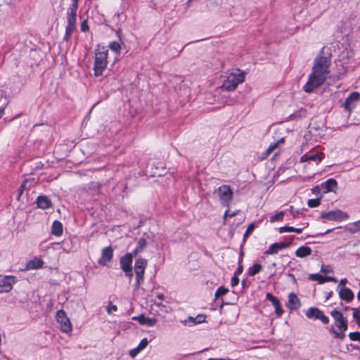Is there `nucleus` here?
Listing matches in <instances>:
<instances>
[{
	"mask_svg": "<svg viewBox=\"0 0 360 360\" xmlns=\"http://www.w3.org/2000/svg\"><path fill=\"white\" fill-rule=\"evenodd\" d=\"M323 50L324 48H322L321 54L314 59L311 73L309 76L307 82L303 86L304 91L307 93H311L323 84L330 72V58L322 55Z\"/></svg>",
	"mask_w": 360,
	"mask_h": 360,
	"instance_id": "obj_1",
	"label": "nucleus"
},
{
	"mask_svg": "<svg viewBox=\"0 0 360 360\" xmlns=\"http://www.w3.org/2000/svg\"><path fill=\"white\" fill-rule=\"evenodd\" d=\"M108 51L104 46H98L95 51L94 72L96 77L103 75L108 64Z\"/></svg>",
	"mask_w": 360,
	"mask_h": 360,
	"instance_id": "obj_2",
	"label": "nucleus"
},
{
	"mask_svg": "<svg viewBox=\"0 0 360 360\" xmlns=\"http://www.w3.org/2000/svg\"><path fill=\"white\" fill-rule=\"evenodd\" d=\"M330 315L335 320V324L339 329V331L330 329V332L333 334L335 338L343 340L345 338V332L347 330V320L343 316L342 314L334 309L330 312Z\"/></svg>",
	"mask_w": 360,
	"mask_h": 360,
	"instance_id": "obj_3",
	"label": "nucleus"
},
{
	"mask_svg": "<svg viewBox=\"0 0 360 360\" xmlns=\"http://www.w3.org/2000/svg\"><path fill=\"white\" fill-rule=\"evenodd\" d=\"M245 74L238 69L233 70L227 76L221 85V89L226 91L235 90L239 84L245 80Z\"/></svg>",
	"mask_w": 360,
	"mask_h": 360,
	"instance_id": "obj_4",
	"label": "nucleus"
},
{
	"mask_svg": "<svg viewBox=\"0 0 360 360\" xmlns=\"http://www.w3.org/2000/svg\"><path fill=\"white\" fill-rule=\"evenodd\" d=\"M148 265V260L142 257H138L135 260L134 272L136 275V283L134 288L139 289L140 285L143 283L145 271Z\"/></svg>",
	"mask_w": 360,
	"mask_h": 360,
	"instance_id": "obj_5",
	"label": "nucleus"
},
{
	"mask_svg": "<svg viewBox=\"0 0 360 360\" xmlns=\"http://www.w3.org/2000/svg\"><path fill=\"white\" fill-rule=\"evenodd\" d=\"M78 7L70 6L67 11V26L64 39L69 40L72 33L76 29V16Z\"/></svg>",
	"mask_w": 360,
	"mask_h": 360,
	"instance_id": "obj_6",
	"label": "nucleus"
},
{
	"mask_svg": "<svg viewBox=\"0 0 360 360\" xmlns=\"http://www.w3.org/2000/svg\"><path fill=\"white\" fill-rule=\"evenodd\" d=\"M218 196L222 205L229 207L233 196V192L229 185H222L217 189Z\"/></svg>",
	"mask_w": 360,
	"mask_h": 360,
	"instance_id": "obj_7",
	"label": "nucleus"
},
{
	"mask_svg": "<svg viewBox=\"0 0 360 360\" xmlns=\"http://www.w3.org/2000/svg\"><path fill=\"white\" fill-rule=\"evenodd\" d=\"M133 254L128 252L124 255L121 257L120 259V268L124 272L125 276L128 277L130 280L133 276L132 271V261H133Z\"/></svg>",
	"mask_w": 360,
	"mask_h": 360,
	"instance_id": "obj_8",
	"label": "nucleus"
},
{
	"mask_svg": "<svg viewBox=\"0 0 360 360\" xmlns=\"http://www.w3.org/2000/svg\"><path fill=\"white\" fill-rule=\"evenodd\" d=\"M56 320L60 325V330L65 333H70L72 330V323L63 310H59L56 313Z\"/></svg>",
	"mask_w": 360,
	"mask_h": 360,
	"instance_id": "obj_9",
	"label": "nucleus"
},
{
	"mask_svg": "<svg viewBox=\"0 0 360 360\" xmlns=\"http://www.w3.org/2000/svg\"><path fill=\"white\" fill-rule=\"evenodd\" d=\"M321 218L329 221H340L349 218V214L340 210H331L321 214Z\"/></svg>",
	"mask_w": 360,
	"mask_h": 360,
	"instance_id": "obj_10",
	"label": "nucleus"
},
{
	"mask_svg": "<svg viewBox=\"0 0 360 360\" xmlns=\"http://www.w3.org/2000/svg\"><path fill=\"white\" fill-rule=\"evenodd\" d=\"M305 314L307 318L314 320H320L324 324H327L329 322L328 317L324 314L323 311L317 307L309 308Z\"/></svg>",
	"mask_w": 360,
	"mask_h": 360,
	"instance_id": "obj_11",
	"label": "nucleus"
},
{
	"mask_svg": "<svg viewBox=\"0 0 360 360\" xmlns=\"http://www.w3.org/2000/svg\"><path fill=\"white\" fill-rule=\"evenodd\" d=\"M15 283V277L13 276L0 275V293L8 292Z\"/></svg>",
	"mask_w": 360,
	"mask_h": 360,
	"instance_id": "obj_12",
	"label": "nucleus"
},
{
	"mask_svg": "<svg viewBox=\"0 0 360 360\" xmlns=\"http://www.w3.org/2000/svg\"><path fill=\"white\" fill-rule=\"evenodd\" d=\"M359 98L360 94L358 92L354 91L351 93L345 99L343 104L345 110L350 113L351 111L355 108L356 103L359 100Z\"/></svg>",
	"mask_w": 360,
	"mask_h": 360,
	"instance_id": "obj_13",
	"label": "nucleus"
},
{
	"mask_svg": "<svg viewBox=\"0 0 360 360\" xmlns=\"http://www.w3.org/2000/svg\"><path fill=\"white\" fill-rule=\"evenodd\" d=\"M113 257V249L111 246L106 247L102 250L101 258L98 259V264L105 266L110 262Z\"/></svg>",
	"mask_w": 360,
	"mask_h": 360,
	"instance_id": "obj_14",
	"label": "nucleus"
},
{
	"mask_svg": "<svg viewBox=\"0 0 360 360\" xmlns=\"http://www.w3.org/2000/svg\"><path fill=\"white\" fill-rule=\"evenodd\" d=\"M206 316L205 314H198L195 318L192 316H189L187 319L184 321H181V322L188 326H193L199 323H202L205 322Z\"/></svg>",
	"mask_w": 360,
	"mask_h": 360,
	"instance_id": "obj_15",
	"label": "nucleus"
},
{
	"mask_svg": "<svg viewBox=\"0 0 360 360\" xmlns=\"http://www.w3.org/2000/svg\"><path fill=\"white\" fill-rule=\"evenodd\" d=\"M290 243H275L270 245L269 249L264 252L265 255L276 254L279 250L288 248Z\"/></svg>",
	"mask_w": 360,
	"mask_h": 360,
	"instance_id": "obj_16",
	"label": "nucleus"
},
{
	"mask_svg": "<svg viewBox=\"0 0 360 360\" xmlns=\"http://www.w3.org/2000/svg\"><path fill=\"white\" fill-rule=\"evenodd\" d=\"M321 187L323 189V193L335 191L338 187V182L334 179H329L321 184Z\"/></svg>",
	"mask_w": 360,
	"mask_h": 360,
	"instance_id": "obj_17",
	"label": "nucleus"
},
{
	"mask_svg": "<svg viewBox=\"0 0 360 360\" xmlns=\"http://www.w3.org/2000/svg\"><path fill=\"white\" fill-rule=\"evenodd\" d=\"M301 306V302L300 299L297 297V295L291 292L288 295V301L287 304V307L292 310V309H297L300 308Z\"/></svg>",
	"mask_w": 360,
	"mask_h": 360,
	"instance_id": "obj_18",
	"label": "nucleus"
},
{
	"mask_svg": "<svg viewBox=\"0 0 360 360\" xmlns=\"http://www.w3.org/2000/svg\"><path fill=\"white\" fill-rule=\"evenodd\" d=\"M338 294L339 297L342 300L347 302H351L354 297L353 292L349 288L346 287L340 288V289L338 290Z\"/></svg>",
	"mask_w": 360,
	"mask_h": 360,
	"instance_id": "obj_19",
	"label": "nucleus"
},
{
	"mask_svg": "<svg viewBox=\"0 0 360 360\" xmlns=\"http://www.w3.org/2000/svg\"><path fill=\"white\" fill-rule=\"evenodd\" d=\"M132 319L138 321L141 325H146L148 326H153L157 323L156 319L147 318L143 314L134 316Z\"/></svg>",
	"mask_w": 360,
	"mask_h": 360,
	"instance_id": "obj_20",
	"label": "nucleus"
},
{
	"mask_svg": "<svg viewBox=\"0 0 360 360\" xmlns=\"http://www.w3.org/2000/svg\"><path fill=\"white\" fill-rule=\"evenodd\" d=\"M147 246V241L145 238H141L138 240L136 248L131 252L134 257L138 256L139 254L141 253Z\"/></svg>",
	"mask_w": 360,
	"mask_h": 360,
	"instance_id": "obj_21",
	"label": "nucleus"
},
{
	"mask_svg": "<svg viewBox=\"0 0 360 360\" xmlns=\"http://www.w3.org/2000/svg\"><path fill=\"white\" fill-rule=\"evenodd\" d=\"M37 204L41 209H47L51 206V201L46 196H39L37 199Z\"/></svg>",
	"mask_w": 360,
	"mask_h": 360,
	"instance_id": "obj_22",
	"label": "nucleus"
},
{
	"mask_svg": "<svg viewBox=\"0 0 360 360\" xmlns=\"http://www.w3.org/2000/svg\"><path fill=\"white\" fill-rule=\"evenodd\" d=\"M312 252L311 248L308 246H301L295 252L296 257L303 258L310 255Z\"/></svg>",
	"mask_w": 360,
	"mask_h": 360,
	"instance_id": "obj_23",
	"label": "nucleus"
},
{
	"mask_svg": "<svg viewBox=\"0 0 360 360\" xmlns=\"http://www.w3.org/2000/svg\"><path fill=\"white\" fill-rule=\"evenodd\" d=\"M44 262L39 258H34L27 262V269H37L42 267Z\"/></svg>",
	"mask_w": 360,
	"mask_h": 360,
	"instance_id": "obj_24",
	"label": "nucleus"
},
{
	"mask_svg": "<svg viewBox=\"0 0 360 360\" xmlns=\"http://www.w3.org/2000/svg\"><path fill=\"white\" fill-rule=\"evenodd\" d=\"M51 233L53 235L60 236L63 233V225L58 221H54L51 226Z\"/></svg>",
	"mask_w": 360,
	"mask_h": 360,
	"instance_id": "obj_25",
	"label": "nucleus"
},
{
	"mask_svg": "<svg viewBox=\"0 0 360 360\" xmlns=\"http://www.w3.org/2000/svg\"><path fill=\"white\" fill-rule=\"evenodd\" d=\"M124 44V42L121 43V41H112L109 43L108 47L109 49L115 52L116 54L119 55L120 53L122 46Z\"/></svg>",
	"mask_w": 360,
	"mask_h": 360,
	"instance_id": "obj_26",
	"label": "nucleus"
},
{
	"mask_svg": "<svg viewBox=\"0 0 360 360\" xmlns=\"http://www.w3.org/2000/svg\"><path fill=\"white\" fill-rule=\"evenodd\" d=\"M262 269V266L260 264H255L250 266L248 270V274L250 276H254L259 273Z\"/></svg>",
	"mask_w": 360,
	"mask_h": 360,
	"instance_id": "obj_27",
	"label": "nucleus"
},
{
	"mask_svg": "<svg viewBox=\"0 0 360 360\" xmlns=\"http://www.w3.org/2000/svg\"><path fill=\"white\" fill-rule=\"evenodd\" d=\"M228 292H229V289L228 288H224L223 286L219 287L217 290V291H216V292L214 294L215 299H217V298H219V297H220L227 294Z\"/></svg>",
	"mask_w": 360,
	"mask_h": 360,
	"instance_id": "obj_28",
	"label": "nucleus"
},
{
	"mask_svg": "<svg viewBox=\"0 0 360 360\" xmlns=\"http://www.w3.org/2000/svg\"><path fill=\"white\" fill-rule=\"evenodd\" d=\"M308 160L309 161L312 160L316 162V163L319 162L323 157V154L322 153H316L313 155H308Z\"/></svg>",
	"mask_w": 360,
	"mask_h": 360,
	"instance_id": "obj_29",
	"label": "nucleus"
},
{
	"mask_svg": "<svg viewBox=\"0 0 360 360\" xmlns=\"http://www.w3.org/2000/svg\"><path fill=\"white\" fill-rule=\"evenodd\" d=\"M310 278L312 281H317L320 283H323L326 281V277H324V276H321V275H320L319 274H311L310 276Z\"/></svg>",
	"mask_w": 360,
	"mask_h": 360,
	"instance_id": "obj_30",
	"label": "nucleus"
},
{
	"mask_svg": "<svg viewBox=\"0 0 360 360\" xmlns=\"http://www.w3.org/2000/svg\"><path fill=\"white\" fill-rule=\"evenodd\" d=\"M283 142H284V139H283V138H282L278 141H277L276 143L271 144L268 147V148L266 149V153L268 155H269L270 153H271L275 150L276 148L278 147L279 143H283Z\"/></svg>",
	"mask_w": 360,
	"mask_h": 360,
	"instance_id": "obj_31",
	"label": "nucleus"
},
{
	"mask_svg": "<svg viewBox=\"0 0 360 360\" xmlns=\"http://www.w3.org/2000/svg\"><path fill=\"white\" fill-rule=\"evenodd\" d=\"M284 217V212L281 211L275 215H273L270 217V221L271 223L275 222L276 221H282Z\"/></svg>",
	"mask_w": 360,
	"mask_h": 360,
	"instance_id": "obj_32",
	"label": "nucleus"
},
{
	"mask_svg": "<svg viewBox=\"0 0 360 360\" xmlns=\"http://www.w3.org/2000/svg\"><path fill=\"white\" fill-rule=\"evenodd\" d=\"M321 203V198L309 199L307 202V205L310 207H316Z\"/></svg>",
	"mask_w": 360,
	"mask_h": 360,
	"instance_id": "obj_33",
	"label": "nucleus"
},
{
	"mask_svg": "<svg viewBox=\"0 0 360 360\" xmlns=\"http://www.w3.org/2000/svg\"><path fill=\"white\" fill-rule=\"evenodd\" d=\"M255 227H256V224L255 222L249 224V226H248L247 230L243 236L244 239L247 238L251 234V233L254 231Z\"/></svg>",
	"mask_w": 360,
	"mask_h": 360,
	"instance_id": "obj_34",
	"label": "nucleus"
},
{
	"mask_svg": "<svg viewBox=\"0 0 360 360\" xmlns=\"http://www.w3.org/2000/svg\"><path fill=\"white\" fill-rule=\"evenodd\" d=\"M353 318L355 320L357 325L360 326V311L356 308H353Z\"/></svg>",
	"mask_w": 360,
	"mask_h": 360,
	"instance_id": "obj_35",
	"label": "nucleus"
},
{
	"mask_svg": "<svg viewBox=\"0 0 360 360\" xmlns=\"http://www.w3.org/2000/svg\"><path fill=\"white\" fill-rule=\"evenodd\" d=\"M349 231L352 233L360 231V219L351 225Z\"/></svg>",
	"mask_w": 360,
	"mask_h": 360,
	"instance_id": "obj_36",
	"label": "nucleus"
},
{
	"mask_svg": "<svg viewBox=\"0 0 360 360\" xmlns=\"http://www.w3.org/2000/svg\"><path fill=\"white\" fill-rule=\"evenodd\" d=\"M349 338L352 341H359L360 342V332H351L349 333Z\"/></svg>",
	"mask_w": 360,
	"mask_h": 360,
	"instance_id": "obj_37",
	"label": "nucleus"
},
{
	"mask_svg": "<svg viewBox=\"0 0 360 360\" xmlns=\"http://www.w3.org/2000/svg\"><path fill=\"white\" fill-rule=\"evenodd\" d=\"M266 298L271 301L272 304L274 306L276 304H277L278 303H279V300H278L277 297H276L275 296H274L273 295H271V293L268 292L266 295Z\"/></svg>",
	"mask_w": 360,
	"mask_h": 360,
	"instance_id": "obj_38",
	"label": "nucleus"
},
{
	"mask_svg": "<svg viewBox=\"0 0 360 360\" xmlns=\"http://www.w3.org/2000/svg\"><path fill=\"white\" fill-rule=\"evenodd\" d=\"M294 232V227L290 226H284L279 228V233Z\"/></svg>",
	"mask_w": 360,
	"mask_h": 360,
	"instance_id": "obj_39",
	"label": "nucleus"
},
{
	"mask_svg": "<svg viewBox=\"0 0 360 360\" xmlns=\"http://www.w3.org/2000/svg\"><path fill=\"white\" fill-rule=\"evenodd\" d=\"M148 345V341L147 338H143L141 340L137 347H139L141 351H142L144 348L146 347V346Z\"/></svg>",
	"mask_w": 360,
	"mask_h": 360,
	"instance_id": "obj_40",
	"label": "nucleus"
},
{
	"mask_svg": "<svg viewBox=\"0 0 360 360\" xmlns=\"http://www.w3.org/2000/svg\"><path fill=\"white\" fill-rule=\"evenodd\" d=\"M274 308H275V311L278 316H280L283 314V310L281 308L280 302L278 303L277 304L274 305Z\"/></svg>",
	"mask_w": 360,
	"mask_h": 360,
	"instance_id": "obj_41",
	"label": "nucleus"
},
{
	"mask_svg": "<svg viewBox=\"0 0 360 360\" xmlns=\"http://www.w3.org/2000/svg\"><path fill=\"white\" fill-rule=\"evenodd\" d=\"M243 270V266L240 259H239L238 260V266L234 274L238 276L239 274H242Z\"/></svg>",
	"mask_w": 360,
	"mask_h": 360,
	"instance_id": "obj_42",
	"label": "nucleus"
},
{
	"mask_svg": "<svg viewBox=\"0 0 360 360\" xmlns=\"http://www.w3.org/2000/svg\"><path fill=\"white\" fill-rule=\"evenodd\" d=\"M140 352H141V349H139V347H136V348L130 350L129 355L131 357H135Z\"/></svg>",
	"mask_w": 360,
	"mask_h": 360,
	"instance_id": "obj_43",
	"label": "nucleus"
},
{
	"mask_svg": "<svg viewBox=\"0 0 360 360\" xmlns=\"http://www.w3.org/2000/svg\"><path fill=\"white\" fill-rule=\"evenodd\" d=\"M115 33L118 37V41H121V43L124 42V41H123L124 36L122 32V30L120 29L116 30Z\"/></svg>",
	"mask_w": 360,
	"mask_h": 360,
	"instance_id": "obj_44",
	"label": "nucleus"
},
{
	"mask_svg": "<svg viewBox=\"0 0 360 360\" xmlns=\"http://www.w3.org/2000/svg\"><path fill=\"white\" fill-rule=\"evenodd\" d=\"M231 283L232 287H235V286H236L238 284L239 279L238 278V275H235L234 274V276L231 278Z\"/></svg>",
	"mask_w": 360,
	"mask_h": 360,
	"instance_id": "obj_45",
	"label": "nucleus"
},
{
	"mask_svg": "<svg viewBox=\"0 0 360 360\" xmlns=\"http://www.w3.org/2000/svg\"><path fill=\"white\" fill-rule=\"evenodd\" d=\"M81 30L82 32H86L89 30V26L87 24V20H84L81 24Z\"/></svg>",
	"mask_w": 360,
	"mask_h": 360,
	"instance_id": "obj_46",
	"label": "nucleus"
},
{
	"mask_svg": "<svg viewBox=\"0 0 360 360\" xmlns=\"http://www.w3.org/2000/svg\"><path fill=\"white\" fill-rule=\"evenodd\" d=\"M117 310V307L114 304L109 305L107 309V311L109 314L112 313V311H116Z\"/></svg>",
	"mask_w": 360,
	"mask_h": 360,
	"instance_id": "obj_47",
	"label": "nucleus"
},
{
	"mask_svg": "<svg viewBox=\"0 0 360 360\" xmlns=\"http://www.w3.org/2000/svg\"><path fill=\"white\" fill-rule=\"evenodd\" d=\"M347 282V278H342L340 281V283L338 285V289L340 290L342 287H345V285Z\"/></svg>",
	"mask_w": 360,
	"mask_h": 360,
	"instance_id": "obj_48",
	"label": "nucleus"
},
{
	"mask_svg": "<svg viewBox=\"0 0 360 360\" xmlns=\"http://www.w3.org/2000/svg\"><path fill=\"white\" fill-rule=\"evenodd\" d=\"M333 229H328L324 233L317 234V236H323L326 234H328V233H330Z\"/></svg>",
	"mask_w": 360,
	"mask_h": 360,
	"instance_id": "obj_49",
	"label": "nucleus"
},
{
	"mask_svg": "<svg viewBox=\"0 0 360 360\" xmlns=\"http://www.w3.org/2000/svg\"><path fill=\"white\" fill-rule=\"evenodd\" d=\"M240 212V210H236L234 212L230 213V218L236 216Z\"/></svg>",
	"mask_w": 360,
	"mask_h": 360,
	"instance_id": "obj_50",
	"label": "nucleus"
},
{
	"mask_svg": "<svg viewBox=\"0 0 360 360\" xmlns=\"http://www.w3.org/2000/svg\"><path fill=\"white\" fill-rule=\"evenodd\" d=\"M309 156L307 155H304L301 157V161L302 162H307L309 161L308 160Z\"/></svg>",
	"mask_w": 360,
	"mask_h": 360,
	"instance_id": "obj_51",
	"label": "nucleus"
},
{
	"mask_svg": "<svg viewBox=\"0 0 360 360\" xmlns=\"http://www.w3.org/2000/svg\"><path fill=\"white\" fill-rule=\"evenodd\" d=\"M79 0H72L70 6L78 7V2Z\"/></svg>",
	"mask_w": 360,
	"mask_h": 360,
	"instance_id": "obj_52",
	"label": "nucleus"
},
{
	"mask_svg": "<svg viewBox=\"0 0 360 360\" xmlns=\"http://www.w3.org/2000/svg\"><path fill=\"white\" fill-rule=\"evenodd\" d=\"M228 217H230V212L229 210H227L224 214V219H226Z\"/></svg>",
	"mask_w": 360,
	"mask_h": 360,
	"instance_id": "obj_53",
	"label": "nucleus"
},
{
	"mask_svg": "<svg viewBox=\"0 0 360 360\" xmlns=\"http://www.w3.org/2000/svg\"><path fill=\"white\" fill-rule=\"evenodd\" d=\"M303 231V229L302 228H294V232L297 233H301Z\"/></svg>",
	"mask_w": 360,
	"mask_h": 360,
	"instance_id": "obj_54",
	"label": "nucleus"
},
{
	"mask_svg": "<svg viewBox=\"0 0 360 360\" xmlns=\"http://www.w3.org/2000/svg\"><path fill=\"white\" fill-rule=\"evenodd\" d=\"M290 212H291V213H292V214L293 217H296V215H297V214H298L300 213V212H299V211H297H297H294L292 208H291V210H290Z\"/></svg>",
	"mask_w": 360,
	"mask_h": 360,
	"instance_id": "obj_55",
	"label": "nucleus"
},
{
	"mask_svg": "<svg viewBox=\"0 0 360 360\" xmlns=\"http://www.w3.org/2000/svg\"><path fill=\"white\" fill-rule=\"evenodd\" d=\"M326 281H336V279L333 277H326Z\"/></svg>",
	"mask_w": 360,
	"mask_h": 360,
	"instance_id": "obj_56",
	"label": "nucleus"
},
{
	"mask_svg": "<svg viewBox=\"0 0 360 360\" xmlns=\"http://www.w3.org/2000/svg\"><path fill=\"white\" fill-rule=\"evenodd\" d=\"M27 184V180H25L21 185V188H26V185Z\"/></svg>",
	"mask_w": 360,
	"mask_h": 360,
	"instance_id": "obj_57",
	"label": "nucleus"
},
{
	"mask_svg": "<svg viewBox=\"0 0 360 360\" xmlns=\"http://www.w3.org/2000/svg\"><path fill=\"white\" fill-rule=\"evenodd\" d=\"M208 360H231L230 359H214V358H210Z\"/></svg>",
	"mask_w": 360,
	"mask_h": 360,
	"instance_id": "obj_58",
	"label": "nucleus"
},
{
	"mask_svg": "<svg viewBox=\"0 0 360 360\" xmlns=\"http://www.w3.org/2000/svg\"><path fill=\"white\" fill-rule=\"evenodd\" d=\"M157 297L160 300H162L163 298H164V295L162 294H160V295H157Z\"/></svg>",
	"mask_w": 360,
	"mask_h": 360,
	"instance_id": "obj_59",
	"label": "nucleus"
},
{
	"mask_svg": "<svg viewBox=\"0 0 360 360\" xmlns=\"http://www.w3.org/2000/svg\"><path fill=\"white\" fill-rule=\"evenodd\" d=\"M243 252H240V258H239V259H240V261H241V262L243 261Z\"/></svg>",
	"mask_w": 360,
	"mask_h": 360,
	"instance_id": "obj_60",
	"label": "nucleus"
},
{
	"mask_svg": "<svg viewBox=\"0 0 360 360\" xmlns=\"http://www.w3.org/2000/svg\"><path fill=\"white\" fill-rule=\"evenodd\" d=\"M5 110V107H0V112L3 113Z\"/></svg>",
	"mask_w": 360,
	"mask_h": 360,
	"instance_id": "obj_61",
	"label": "nucleus"
},
{
	"mask_svg": "<svg viewBox=\"0 0 360 360\" xmlns=\"http://www.w3.org/2000/svg\"><path fill=\"white\" fill-rule=\"evenodd\" d=\"M316 189H318V186H316V188H314L311 189V191L314 193H316Z\"/></svg>",
	"mask_w": 360,
	"mask_h": 360,
	"instance_id": "obj_62",
	"label": "nucleus"
},
{
	"mask_svg": "<svg viewBox=\"0 0 360 360\" xmlns=\"http://www.w3.org/2000/svg\"><path fill=\"white\" fill-rule=\"evenodd\" d=\"M245 281H243L242 284H243V285H245Z\"/></svg>",
	"mask_w": 360,
	"mask_h": 360,
	"instance_id": "obj_63",
	"label": "nucleus"
}]
</instances>
